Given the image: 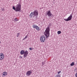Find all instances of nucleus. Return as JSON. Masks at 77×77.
I'll return each instance as SVG.
<instances>
[{
  "label": "nucleus",
  "mask_w": 77,
  "mask_h": 77,
  "mask_svg": "<svg viewBox=\"0 0 77 77\" xmlns=\"http://www.w3.org/2000/svg\"><path fill=\"white\" fill-rule=\"evenodd\" d=\"M50 27H48L46 29L44 32L45 35L46 36V38H48L50 36Z\"/></svg>",
  "instance_id": "nucleus-1"
},
{
  "label": "nucleus",
  "mask_w": 77,
  "mask_h": 77,
  "mask_svg": "<svg viewBox=\"0 0 77 77\" xmlns=\"http://www.w3.org/2000/svg\"><path fill=\"white\" fill-rule=\"evenodd\" d=\"M21 5L20 4L17 5L16 8V11L20 12L21 11Z\"/></svg>",
  "instance_id": "nucleus-2"
},
{
  "label": "nucleus",
  "mask_w": 77,
  "mask_h": 77,
  "mask_svg": "<svg viewBox=\"0 0 77 77\" xmlns=\"http://www.w3.org/2000/svg\"><path fill=\"white\" fill-rule=\"evenodd\" d=\"M40 41L42 42H44L45 41V37L44 36H42L40 38Z\"/></svg>",
  "instance_id": "nucleus-3"
},
{
  "label": "nucleus",
  "mask_w": 77,
  "mask_h": 77,
  "mask_svg": "<svg viewBox=\"0 0 77 77\" xmlns=\"http://www.w3.org/2000/svg\"><path fill=\"white\" fill-rule=\"evenodd\" d=\"M72 16L71 14L70 16L68 17L67 19H64V20L65 21H70L71 20V19H72Z\"/></svg>",
  "instance_id": "nucleus-4"
},
{
  "label": "nucleus",
  "mask_w": 77,
  "mask_h": 77,
  "mask_svg": "<svg viewBox=\"0 0 77 77\" xmlns=\"http://www.w3.org/2000/svg\"><path fill=\"white\" fill-rule=\"evenodd\" d=\"M28 54H29V51H25L23 55L24 57V58H25V57H26L27 56Z\"/></svg>",
  "instance_id": "nucleus-5"
},
{
  "label": "nucleus",
  "mask_w": 77,
  "mask_h": 77,
  "mask_svg": "<svg viewBox=\"0 0 77 77\" xmlns=\"http://www.w3.org/2000/svg\"><path fill=\"white\" fill-rule=\"evenodd\" d=\"M46 14L48 15V17H51V16H53V14L51 13V11H49L46 13Z\"/></svg>",
  "instance_id": "nucleus-6"
},
{
  "label": "nucleus",
  "mask_w": 77,
  "mask_h": 77,
  "mask_svg": "<svg viewBox=\"0 0 77 77\" xmlns=\"http://www.w3.org/2000/svg\"><path fill=\"white\" fill-rule=\"evenodd\" d=\"M4 57L5 56H4V54L2 53H1L0 54V60H3Z\"/></svg>",
  "instance_id": "nucleus-7"
},
{
  "label": "nucleus",
  "mask_w": 77,
  "mask_h": 77,
  "mask_svg": "<svg viewBox=\"0 0 77 77\" xmlns=\"http://www.w3.org/2000/svg\"><path fill=\"white\" fill-rule=\"evenodd\" d=\"M33 15L34 16H35V15H38V12L37 11H34L33 12Z\"/></svg>",
  "instance_id": "nucleus-8"
},
{
  "label": "nucleus",
  "mask_w": 77,
  "mask_h": 77,
  "mask_svg": "<svg viewBox=\"0 0 77 77\" xmlns=\"http://www.w3.org/2000/svg\"><path fill=\"white\" fill-rule=\"evenodd\" d=\"M32 73V72L30 71H29L27 72L26 75H30V74Z\"/></svg>",
  "instance_id": "nucleus-9"
},
{
  "label": "nucleus",
  "mask_w": 77,
  "mask_h": 77,
  "mask_svg": "<svg viewBox=\"0 0 77 77\" xmlns=\"http://www.w3.org/2000/svg\"><path fill=\"white\" fill-rule=\"evenodd\" d=\"M7 74H8V73H7L6 72H4L2 73V75L4 76H6V75H7Z\"/></svg>",
  "instance_id": "nucleus-10"
},
{
  "label": "nucleus",
  "mask_w": 77,
  "mask_h": 77,
  "mask_svg": "<svg viewBox=\"0 0 77 77\" xmlns=\"http://www.w3.org/2000/svg\"><path fill=\"white\" fill-rule=\"evenodd\" d=\"M25 52V51H24V50H22L20 51V54H21V55H23V54H24V52Z\"/></svg>",
  "instance_id": "nucleus-11"
},
{
  "label": "nucleus",
  "mask_w": 77,
  "mask_h": 77,
  "mask_svg": "<svg viewBox=\"0 0 77 77\" xmlns=\"http://www.w3.org/2000/svg\"><path fill=\"white\" fill-rule=\"evenodd\" d=\"M33 13L32 12L31 13L29 16L30 17H33Z\"/></svg>",
  "instance_id": "nucleus-12"
},
{
  "label": "nucleus",
  "mask_w": 77,
  "mask_h": 77,
  "mask_svg": "<svg viewBox=\"0 0 77 77\" xmlns=\"http://www.w3.org/2000/svg\"><path fill=\"white\" fill-rule=\"evenodd\" d=\"M35 29H36L37 30H38V31L40 30V28L37 26V27Z\"/></svg>",
  "instance_id": "nucleus-13"
},
{
  "label": "nucleus",
  "mask_w": 77,
  "mask_h": 77,
  "mask_svg": "<svg viewBox=\"0 0 77 77\" xmlns=\"http://www.w3.org/2000/svg\"><path fill=\"white\" fill-rule=\"evenodd\" d=\"M32 27L33 28H35V29H36V27H37V26H36V25H32Z\"/></svg>",
  "instance_id": "nucleus-14"
},
{
  "label": "nucleus",
  "mask_w": 77,
  "mask_h": 77,
  "mask_svg": "<svg viewBox=\"0 0 77 77\" xmlns=\"http://www.w3.org/2000/svg\"><path fill=\"white\" fill-rule=\"evenodd\" d=\"M61 32L60 31H58L57 32V33L58 35H60L61 33Z\"/></svg>",
  "instance_id": "nucleus-15"
},
{
  "label": "nucleus",
  "mask_w": 77,
  "mask_h": 77,
  "mask_svg": "<svg viewBox=\"0 0 77 77\" xmlns=\"http://www.w3.org/2000/svg\"><path fill=\"white\" fill-rule=\"evenodd\" d=\"M55 77H60V75L57 74L55 76Z\"/></svg>",
  "instance_id": "nucleus-16"
},
{
  "label": "nucleus",
  "mask_w": 77,
  "mask_h": 77,
  "mask_svg": "<svg viewBox=\"0 0 77 77\" xmlns=\"http://www.w3.org/2000/svg\"><path fill=\"white\" fill-rule=\"evenodd\" d=\"M74 65V62H72L71 64V66H73Z\"/></svg>",
  "instance_id": "nucleus-17"
},
{
  "label": "nucleus",
  "mask_w": 77,
  "mask_h": 77,
  "mask_svg": "<svg viewBox=\"0 0 77 77\" xmlns=\"http://www.w3.org/2000/svg\"><path fill=\"white\" fill-rule=\"evenodd\" d=\"M14 21H18V19H17V18H16L14 19Z\"/></svg>",
  "instance_id": "nucleus-18"
},
{
  "label": "nucleus",
  "mask_w": 77,
  "mask_h": 77,
  "mask_svg": "<svg viewBox=\"0 0 77 77\" xmlns=\"http://www.w3.org/2000/svg\"><path fill=\"white\" fill-rule=\"evenodd\" d=\"M20 33H17V37H19V35H20Z\"/></svg>",
  "instance_id": "nucleus-19"
},
{
  "label": "nucleus",
  "mask_w": 77,
  "mask_h": 77,
  "mask_svg": "<svg viewBox=\"0 0 77 77\" xmlns=\"http://www.w3.org/2000/svg\"><path fill=\"white\" fill-rule=\"evenodd\" d=\"M27 37H28V36L27 35H26L24 38L23 39V40H24V39H26V38H27Z\"/></svg>",
  "instance_id": "nucleus-20"
},
{
  "label": "nucleus",
  "mask_w": 77,
  "mask_h": 77,
  "mask_svg": "<svg viewBox=\"0 0 77 77\" xmlns=\"http://www.w3.org/2000/svg\"><path fill=\"white\" fill-rule=\"evenodd\" d=\"M13 9H14V10H15V11H16V8H15L13 6Z\"/></svg>",
  "instance_id": "nucleus-21"
},
{
  "label": "nucleus",
  "mask_w": 77,
  "mask_h": 77,
  "mask_svg": "<svg viewBox=\"0 0 77 77\" xmlns=\"http://www.w3.org/2000/svg\"><path fill=\"white\" fill-rule=\"evenodd\" d=\"M29 50H32L33 48H29Z\"/></svg>",
  "instance_id": "nucleus-22"
},
{
  "label": "nucleus",
  "mask_w": 77,
  "mask_h": 77,
  "mask_svg": "<svg viewBox=\"0 0 77 77\" xmlns=\"http://www.w3.org/2000/svg\"><path fill=\"white\" fill-rule=\"evenodd\" d=\"M60 72H61V71L58 72H57L58 74H60Z\"/></svg>",
  "instance_id": "nucleus-23"
},
{
  "label": "nucleus",
  "mask_w": 77,
  "mask_h": 77,
  "mask_svg": "<svg viewBox=\"0 0 77 77\" xmlns=\"http://www.w3.org/2000/svg\"><path fill=\"white\" fill-rule=\"evenodd\" d=\"M2 11H5V9L3 8H2Z\"/></svg>",
  "instance_id": "nucleus-24"
},
{
  "label": "nucleus",
  "mask_w": 77,
  "mask_h": 77,
  "mask_svg": "<svg viewBox=\"0 0 77 77\" xmlns=\"http://www.w3.org/2000/svg\"><path fill=\"white\" fill-rule=\"evenodd\" d=\"M75 76L76 77H77V72L75 74Z\"/></svg>",
  "instance_id": "nucleus-25"
},
{
  "label": "nucleus",
  "mask_w": 77,
  "mask_h": 77,
  "mask_svg": "<svg viewBox=\"0 0 77 77\" xmlns=\"http://www.w3.org/2000/svg\"><path fill=\"white\" fill-rule=\"evenodd\" d=\"M44 64H45V63H44L43 62L42 63V66H43V65Z\"/></svg>",
  "instance_id": "nucleus-26"
},
{
  "label": "nucleus",
  "mask_w": 77,
  "mask_h": 77,
  "mask_svg": "<svg viewBox=\"0 0 77 77\" xmlns=\"http://www.w3.org/2000/svg\"><path fill=\"white\" fill-rule=\"evenodd\" d=\"M20 57V58H21H21H22V56H20V57Z\"/></svg>",
  "instance_id": "nucleus-27"
},
{
  "label": "nucleus",
  "mask_w": 77,
  "mask_h": 77,
  "mask_svg": "<svg viewBox=\"0 0 77 77\" xmlns=\"http://www.w3.org/2000/svg\"><path fill=\"white\" fill-rule=\"evenodd\" d=\"M1 43V42H0V44Z\"/></svg>",
  "instance_id": "nucleus-28"
}]
</instances>
